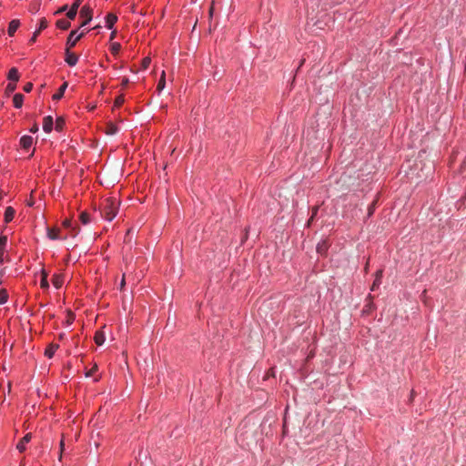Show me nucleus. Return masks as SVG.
I'll list each match as a JSON object with an SVG mask.
<instances>
[{
  "mask_svg": "<svg viewBox=\"0 0 466 466\" xmlns=\"http://www.w3.org/2000/svg\"><path fill=\"white\" fill-rule=\"evenodd\" d=\"M58 348H59V345H57V344H54V343L49 344L45 350V356L49 359L52 358Z\"/></svg>",
  "mask_w": 466,
  "mask_h": 466,
  "instance_id": "13",
  "label": "nucleus"
},
{
  "mask_svg": "<svg viewBox=\"0 0 466 466\" xmlns=\"http://www.w3.org/2000/svg\"><path fill=\"white\" fill-rule=\"evenodd\" d=\"M41 275H42V278H41V281H40V287L44 289H46L49 288V283L47 280L48 274L45 269H42Z\"/></svg>",
  "mask_w": 466,
  "mask_h": 466,
  "instance_id": "17",
  "label": "nucleus"
},
{
  "mask_svg": "<svg viewBox=\"0 0 466 466\" xmlns=\"http://www.w3.org/2000/svg\"><path fill=\"white\" fill-rule=\"evenodd\" d=\"M214 12V2H212L211 6L209 8V16L211 17L213 15Z\"/></svg>",
  "mask_w": 466,
  "mask_h": 466,
  "instance_id": "41",
  "label": "nucleus"
},
{
  "mask_svg": "<svg viewBox=\"0 0 466 466\" xmlns=\"http://www.w3.org/2000/svg\"><path fill=\"white\" fill-rule=\"evenodd\" d=\"M3 194H4V193H3V191L0 189V201H1V200H2V198H3Z\"/></svg>",
  "mask_w": 466,
  "mask_h": 466,
  "instance_id": "48",
  "label": "nucleus"
},
{
  "mask_svg": "<svg viewBox=\"0 0 466 466\" xmlns=\"http://www.w3.org/2000/svg\"><path fill=\"white\" fill-rule=\"evenodd\" d=\"M7 244V237L0 236V263L4 262V252Z\"/></svg>",
  "mask_w": 466,
  "mask_h": 466,
  "instance_id": "10",
  "label": "nucleus"
},
{
  "mask_svg": "<svg viewBox=\"0 0 466 466\" xmlns=\"http://www.w3.org/2000/svg\"><path fill=\"white\" fill-rule=\"evenodd\" d=\"M53 117L50 116H47L43 120V129L45 132L49 133L53 129Z\"/></svg>",
  "mask_w": 466,
  "mask_h": 466,
  "instance_id": "7",
  "label": "nucleus"
},
{
  "mask_svg": "<svg viewBox=\"0 0 466 466\" xmlns=\"http://www.w3.org/2000/svg\"><path fill=\"white\" fill-rule=\"evenodd\" d=\"M39 33H40L39 31H35V32L33 34L32 37H31V38H30V40H29V44H31V45H32V44H34V43L36 41V38H37V35H39Z\"/></svg>",
  "mask_w": 466,
  "mask_h": 466,
  "instance_id": "36",
  "label": "nucleus"
},
{
  "mask_svg": "<svg viewBox=\"0 0 466 466\" xmlns=\"http://www.w3.org/2000/svg\"><path fill=\"white\" fill-rule=\"evenodd\" d=\"M80 4L81 0H75L74 4L71 5L70 9L66 13V16L68 19L74 20L76 18Z\"/></svg>",
  "mask_w": 466,
  "mask_h": 466,
  "instance_id": "5",
  "label": "nucleus"
},
{
  "mask_svg": "<svg viewBox=\"0 0 466 466\" xmlns=\"http://www.w3.org/2000/svg\"><path fill=\"white\" fill-rule=\"evenodd\" d=\"M52 284L56 289H60L64 284V276L61 274H56L52 278Z\"/></svg>",
  "mask_w": 466,
  "mask_h": 466,
  "instance_id": "9",
  "label": "nucleus"
},
{
  "mask_svg": "<svg viewBox=\"0 0 466 466\" xmlns=\"http://www.w3.org/2000/svg\"><path fill=\"white\" fill-rule=\"evenodd\" d=\"M39 6H40V2H37L35 4V5H34V8L37 11L39 9Z\"/></svg>",
  "mask_w": 466,
  "mask_h": 466,
  "instance_id": "44",
  "label": "nucleus"
},
{
  "mask_svg": "<svg viewBox=\"0 0 466 466\" xmlns=\"http://www.w3.org/2000/svg\"><path fill=\"white\" fill-rule=\"evenodd\" d=\"M124 101H125L124 96H123V95H120V96H118L116 98V100H115V105H116V106H122V104L124 103Z\"/></svg>",
  "mask_w": 466,
  "mask_h": 466,
  "instance_id": "32",
  "label": "nucleus"
},
{
  "mask_svg": "<svg viewBox=\"0 0 466 466\" xmlns=\"http://www.w3.org/2000/svg\"><path fill=\"white\" fill-rule=\"evenodd\" d=\"M318 208H314L313 209V215L311 216L310 219L309 220V223L313 219V216L317 213Z\"/></svg>",
  "mask_w": 466,
  "mask_h": 466,
  "instance_id": "43",
  "label": "nucleus"
},
{
  "mask_svg": "<svg viewBox=\"0 0 466 466\" xmlns=\"http://www.w3.org/2000/svg\"><path fill=\"white\" fill-rule=\"evenodd\" d=\"M79 219L82 224L86 225L90 222V216L87 212L83 211L79 216Z\"/></svg>",
  "mask_w": 466,
  "mask_h": 466,
  "instance_id": "26",
  "label": "nucleus"
},
{
  "mask_svg": "<svg viewBox=\"0 0 466 466\" xmlns=\"http://www.w3.org/2000/svg\"><path fill=\"white\" fill-rule=\"evenodd\" d=\"M63 226H64L65 228H71V220H70V219H67V218H66V219H65V220L63 221Z\"/></svg>",
  "mask_w": 466,
  "mask_h": 466,
  "instance_id": "38",
  "label": "nucleus"
},
{
  "mask_svg": "<svg viewBox=\"0 0 466 466\" xmlns=\"http://www.w3.org/2000/svg\"><path fill=\"white\" fill-rule=\"evenodd\" d=\"M30 131H31L32 133H35V132H37V131H38V126H37V124H35V125L31 127Z\"/></svg>",
  "mask_w": 466,
  "mask_h": 466,
  "instance_id": "40",
  "label": "nucleus"
},
{
  "mask_svg": "<svg viewBox=\"0 0 466 466\" xmlns=\"http://www.w3.org/2000/svg\"><path fill=\"white\" fill-rule=\"evenodd\" d=\"M59 228H47V236L50 239H58L59 238Z\"/></svg>",
  "mask_w": 466,
  "mask_h": 466,
  "instance_id": "22",
  "label": "nucleus"
},
{
  "mask_svg": "<svg viewBox=\"0 0 466 466\" xmlns=\"http://www.w3.org/2000/svg\"><path fill=\"white\" fill-rule=\"evenodd\" d=\"M67 8H68V5H65L62 7H60L55 14L58 15V14H61L63 12H66L67 10Z\"/></svg>",
  "mask_w": 466,
  "mask_h": 466,
  "instance_id": "37",
  "label": "nucleus"
},
{
  "mask_svg": "<svg viewBox=\"0 0 466 466\" xmlns=\"http://www.w3.org/2000/svg\"><path fill=\"white\" fill-rule=\"evenodd\" d=\"M67 86V82L63 83V85L59 87L58 91L55 95H53V99L59 100L64 96V93Z\"/></svg>",
  "mask_w": 466,
  "mask_h": 466,
  "instance_id": "18",
  "label": "nucleus"
},
{
  "mask_svg": "<svg viewBox=\"0 0 466 466\" xmlns=\"http://www.w3.org/2000/svg\"><path fill=\"white\" fill-rule=\"evenodd\" d=\"M121 45L119 43H113L111 45V52L113 55L116 56L120 51Z\"/></svg>",
  "mask_w": 466,
  "mask_h": 466,
  "instance_id": "29",
  "label": "nucleus"
},
{
  "mask_svg": "<svg viewBox=\"0 0 466 466\" xmlns=\"http://www.w3.org/2000/svg\"><path fill=\"white\" fill-rule=\"evenodd\" d=\"M65 56H66L65 61L67 63L68 66H74L76 65V63L78 61V56L76 55L75 53H72L70 51V48L66 49Z\"/></svg>",
  "mask_w": 466,
  "mask_h": 466,
  "instance_id": "4",
  "label": "nucleus"
},
{
  "mask_svg": "<svg viewBox=\"0 0 466 466\" xmlns=\"http://www.w3.org/2000/svg\"><path fill=\"white\" fill-rule=\"evenodd\" d=\"M32 439V434L31 433H27L25 434L21 440L20 441L17 443L16 445V449L20 451V452H23L25 451V445L31 441Z\"/></svg>",
  "mask_w": 466,
  "mask_h": 466,
  "instance_id": "6",
  "label": "nucleus"
},
{
  "mask_svg": "<svg viewBox=\"0 0 466 466\" xmlns=\"http://www.w3.org/2000/svg\"><path fill=\"white\" fill-rule=\"evenodd\" d=\"M77 30H73L71 31V33L69 34L68 37H67V40H66V48H72L76 46V44L77 43L78 40H80L84 35H85V32H82L80 33L79 35H77Z\"/></svg>",
  "mask_w": 466,
  "mask_h": 466,
  "instance_id": "3",
  "label": "nucleus"
},
{
  "mask_svg": "<svg viewBox=\"0 0 466 466\" xmlns=\"http://www.w3.org/2000/svg\"><path fill=\"white\" fill-rule=\"evenodd\" d=\"M16 88V85L14 83H9L5 88V93L7 95H10L11 93H13Z\"/></svg>",
  "mask_w": 466,
  "mask_h": 466,
  "instance_id": "30",
  "label": "nucleus"
},
{
  "mask_svg": "<svg viewBox=\"0 0 466 466\" xmlns=\"http://www.w3.org/2000/svg\"><path fill=\"white\" fill-rule=\"evenodd\" d=\"M74 319V315L70 313V320H68L69 323H71Z\"/></svg>",
  "mask_w": 466,
  "mask_h": 466,
  "instance_id": "46",
  "label": "nucleus"
},
{
  "mask_svg": "<svg viewBox=\"0 0 466 466\" xmlns=\"http://www.w3.org/2000/svg\"><path fill=\"white\" fill-rule=\"evenodd\" d=\"M19 25H20L19 20H16V19L12 20L8 25V30H7L8 35L11 36L14 35V34L15 33V31L19 27Z\"/></svg>",
  "mask_w": 466,
  "mask_h": 466,
  "instance_id": "11",
  "label": "nucleus"
},
{
  "mask_svg": "<svg viewBox=\"0 0 466 466\" xmlns=\"http://www.w3.org/2000/svg\"><path fill=\"white\" fill-rule=\"evenodd\" d=\"M7 299H8L7 291L4 289H1L0 290V305L6 303Z\"/></svg>",
  "mask_w": 466,
  "mask_h": 466,
  "instance_id": "27",
  "label": "nucleus"
},
{
  "mask_svg": "<svg viewBox=\"0 0 466 466\" xmlns=\"http://www.w3.org/2000/svg\"><path fill=\"white\" fill-rule=\"evenodd\" d=\"M117 131H118V128L114 123L109 122L106 124V130H105V133L106 135L113 136V135L116 134Z\"/></svg>",
  "mask_w": 466,
  "mask_h": 466,
  "instance_id": "14",
  "label": "nucleus"
},
{
  "mask_svg": "<svg viewBox=\"0 0 466 466\" xmlns=\"http://www.w3.org/2000/svg\"><path fill=\"white\" fill-rule=\"evenodd\" d=\"M32 88H33V84H32V83H30V82H28V83H26V84L24 86V88H23V89H24V91H25V93H29V92L32 90Z\"/></svg>",
  "mask_w": 466,
  "mask_h": 466,
  "instance_id": "35",
  "label": "nucleus"
},
{
  "mask_svg": "<svg viewBox=\"0 0 466 466\" xmlns=\"http://www.w3.org/2000/svg\"><path fill=\"white\" fill-rule=\"evenodd\" d=\"M8 79L14 82L18 81L19 79V73L18 70L15 67H12L8 72Z\"/></svg>",
  "mask_w": 466,
  "mask_h": 466,
  "instance_id": "19",
  "label": "nucleus"
},
{
  "mask_svg": "<svg viewBox=\"0 0 466 466\" xmlns=\"http://www.w3.org/2000/svg\"><path fill=\"white\" fill-rule=\"evenodd\" d=\"M33 144V137L30 136H23L20 138V145L24 149H28Z\"/></svg>",
  "mask_w": 466,
  "mask_h": 466,
  "instance_id": "8",
  "label": "nucleus"
},
{
  "mask_svg": "<svg viewBox=\"0 0 466 466\" xmlns=\"http://www.w3.org/2000/svg\"><path fill=\"white\" fill-rule=\"evenodd\" d=\"M119 201L114 198H106L101 204V214L108 221H111L117 214Z\"/></svg>",
  "mask_w": 466,
  "mask_h": 466,
  "instance_id": "1",
  "label": "nucleus"
},
{
  "mask_svg": "<svg viewBox=\"0 0 466 466\" xmlns=\"http://www.w3.org/2000/svg\"><path fill=\"white\" fill-rule=\"evenodd\" d=\"M150 62H151V60H150V58H149V57H145V58L142 60V67H143L144 69H147V68L149 66Z\"/></svg>",
  "mask_w": 466,
  "mask_h": 466,
  "instance_id": "33",
  "label": "nucleus"
},
{
  "mask_svg": "<svg viewBox=\"0 0 466 466\" xmlns=\"http://www.w3.org/2000/svg\"><path fill=\"white\" fill-rule=\"evenodd\" d=\"M97 370V365L95 364L91 370L86 371V377H91Z\"/></svg>",
  "mask_w": 466,
  "mask_h": 466,
  "instance_id": "34",
  "label": "nucleus"
},
{
  "mask_svg": "<svg viewBox=\"0 0 466 466\" xmlns=\"http://www.w3.org/2000/svg\"><path fill=\"white\" fill-rule=\"evenodd\" d=\"M165 86H166V79H165V72L163 71L162 75H161V77L158 80V83H157V90L158 92L162 91L165 88Z\"/></svg>",
  "mask_w": 466,
  "mask_h": 466,
  "instance_id": "25",
  "label": "nucleus"
},
{
  "mask_svg": "<svg viewBox=\"0 0 466 466\" xmlns=\"http://www.w3.org/2000/svg\"><path fill=\"white\" fill-rule=\"evenodd\" d=\"M65 126V120L62 117H57L56 121V130L61 131Z\"/></svg>",
  "mask_w": 466,
  "mask_h": 466,
  "instance_id": "28",
  "label": "nucleus"
},
{
  "mask_svg": "<svg viewBox=\"0 0 466 466\" xmlns=\"http://www.w3.org/2000/svg\"><path fill=\"white\" fill-rule=\"evenodd\" d=\"M24 96L20 93H17L13 97L14 106L16 108H20L23 106Z\"/></svg>",
  "mask_w": 466,
  "mask_h": 466,
  "instance_id": "16",
  "label": "nucleus"
},
{
  "mask_svg": "<svg viewBox=\"0 0 466 466\" xmlns=\"http://www.w3.org/2000/svg\"><path fill=\"white\" fill-rule=\"evenodd\" d=\"M328 248H329V244H328L327 240H323L322 242L318 244L317 252L321 255H324V254H326Z\"/></svg>",
  "mask_w": 466,
  "mask_h": 466,
  "instance_id": "20",
  "label": "nucleus"
},
{
  "mask_svg": "<svg viewBox=\"0 0 466 466\" xmlns=\"http://www.w3.org/2000/svg\"><path fill=\"white\" fill-rule=\"evenodd\" d=\"M93 10L88 5H84L80 10V16L84 18L80 27L85 26L92 20Z\"/></svg>",
  "mask_w": 466,
  "mask_h": 466,
  "instance_id": "2",
  "label": "nucleus"
},
{
  "mask_svg": "<svg viewBox=\"0 0 466 466\" xmlns=\"http://www.w3.org/2000/svg\"><path fill=\"white\" fill-rule=\"evenodd\" d=\"M374 203L369 208V215L370 216L373 213Z\"/></svg>",
  "mask_w": 466,
  "mask_h": 466,
  "instance_id": "42",
  "label": "nucleus"
},
{
  "mask_svg": "<svg viewBox=\"0 0 466 466\" xmlns=\"http://www.w3.org/2000/svg\"><path fill=\"white\" fill-rule=\"evenodd\" d=\"M125 286V277H123L122 279V281H121V288H123Z\"/></svg>",
  "mask_w": 466,
  "mask_h": 466,
  "instance_id": "47",
  "label": "nucleus"
},
{
  "mask_svg": "<svg viewBox=\"0 0 466 466\" xmlns=\"http://www.w3.org/2000/svg\"><path fill=\"white\" fill-rule=\"evenodd\" d=\"M15 210L12 207H7L5 211V222L9 223L13 220Z\"/></svg>",
  "mask_w": 466,
  "mask_h": 466,
  "instance_id": "12",
  "label": "nucleus"
},
{
  "mask_svg": "<svg viewBox=\"0 0 466 466\" xmlns=\"http://www.w3.org/2000/svg\"><path fill=\"white\" fill-rule=\"evenodd\" d=\"M116 21H117L116 15H115L113 14H108L106 17V26L108 29H111Z\"/></svg>",
  "mask_w": 466,
  "mask_h": 466,
  "instance_id": "15",
  "label": "nucleus"
},
{
  "mask_svg": "<svg viewBox=\"0 0 466 466\" xmlns=\"http://www.w3.org/2000/svg\"><path fill=\"white\" fill-rule=\"evenodd\" d=\"M128 82H129V81H128V78L124 77V78L122 79V83H121L122 86H123V87H126V86L128 85Z\"/></svg>",
  "mask_w": 466,
  "mask_h": 466,
  "instance_id": "39",
  "label": "nucleus"
},
{
  "mask_svg": "<svg viewBox=\"0 0 466 466\" xmlns=\"http://www.w3.org/2000/svg\"><path fill=\"white\" fill-rule=\"evenodd\" d=\"M381 278H382V270H378L376 272V278L372 284L371 290H375L376 288H378L381 283Z\"/></svg>",
  "mask_w": 466,
  "mask_h": 466,
  "instance_id": "23",
  "label": "nucleus"
},
{
  "mask_svg": "<svg viewBox=\"0 0 466 466\" xmlns=\"http://www.w3.org/2000/svg\"><path fill=\"white\" fill-rule=\"evenodd\" d=\"M95 342L98 345V346H101L104 342H105V339H106V337H105V334L103 331H96V334H95Z\"/></svg>",
  "mask_w": 466,
  "mask_h": 466,
  "instance_id": "21",
  "label": "nucleus"
},
{
  "mask_svg": "<svg viewBox=\"0 0 466 466\" xmlns=\"http://www.w3.org/2000/svg\"><path fill=\"white\" fill-rule=\"evenodd\" d=\"M47 27V21L46 18H42L39 23V27L36 31L41 32L42 30L46 29Z\"/></svg>",
  "mask_w": 466,
  "mask_h": 466,
  "instance_id": "31",
  "label": "nucleus"
},
{
  "mask_svg": "<svg viewBox=\"0 0 466 466\" xmlns=\"http://www.w3.org/2000/svg\"><path fill=\"white\" fill-rule=\"evenodd\" d=\"M70 22L65 19H59L56 22V26L62 30H67L70 27Z\"/></svg>",
  "mask_w": 466,
  "mask_h": 466,
  "instance_id": "24",
  "label": "nucleus"
},
{
  "mask_svg": "<svg viewBox=\"0 0 466 466\" xmlns=\"http://www.w3.org/2000/svg\"><path fill=\"white\" fill-rule=\"evenodd\" d=\"M64 445H65V444H64V441L62 440V441H60V448H61V451H63V450H64Z\"/></svg>",
  "mask_w": 466,
  "mask_h": 466,
  "instance_id": "45",
  "label": "nucleus"
}]
</instances>
